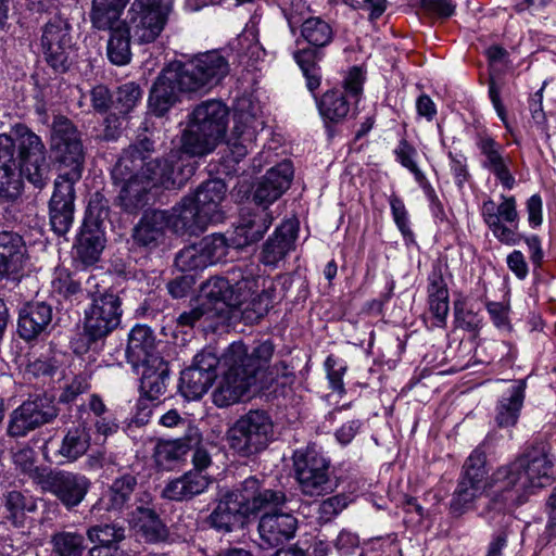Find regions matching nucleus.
Segmentation results:
<instances>
[{
	"mask_svg": "<svg viewBox=\"0 0 556 556\" xmlns=\"http://www.w3.org/2000/svg\"><path fill=\"white\" fill-rule=\"evenodd\" d=\"M553 463L540 450H531L513 462L497 467L488 478L486 455L481 446L466 459L457 486L450 502L451 513L460 516L489 492V503L481 516L489 523L507 525L513 508L527 503L538 490L552 481Z\"/></svg>",
	"mask_w": 556,
	"mask_h": 556,
	"instance_id": "f257e3e1",
	"label": "nucleus"
},
{
	"mask_svg": "<svg viewBox=\"0 0 556 556\" xmlns=\"http://www.w3.org/2000/svg\"><path fill=\"white\" fill-rule=\"evenodd\" d=\"M2 199L16 200L23 189V176L36 188L48 181L49 165L46 147L24 124H15L2 134Z\"/></svg>",
	"mask_w": 556,
	"mask_h": 556,
	"instance_id": "f03ea898",
	"label": "nucleus"
},
{
	"mask_svg": "<svg viewBox=\"0 0 556 556\" xmlns=\"http://www.w3.org/2000/svg\"><path fill=\"white\" fill-rule=\"evenodd\" d=\"M274 350L269 340L251 353L242 342L231 343L222 356L223 372L212 394L213 403L223 408L240 402L255 383L257 372L271 359Z\"/></svg>",
	"mask_w": 556,
	"mask_h": 556,
	"instance_id": "7ed1b4c3",
	"label": "nucleus"
},
{
	"mask_svg": "<svg viewBox=\"0 0 556 556\" xmlns=\"http://www.w3.org/2000/svg\"><path fill=\"white\" fill-rule=\"evenodd\" d=\"M239 271H228L227 277H212L201 287L200 304L188 312H182L177 321L180 326L193 327L204 320L211 326L231 318V307L238 306L256 287V280L244 276L237 280Z\"/></svg>",
	"mask_w": 556,
	"mask_h": 556,
	"instance_id": "20e7f679",
	"label": "nucleus"
},
{
	"mask_svg": "<svg viewBox=\"0 0 556 556\" xmlns=\"http://www.w3.org/2000/svg\"><path fill=\"white\" fill-rule=\"evenodd\" d=\"M227 124L228 109L224 103L218 100L200 103L189 114L181 135V149L194 156L211 153L225 137Z\"/></svg>",
	"mask_w": 556,
	"mask_h": 556,
	"instance_id": "39448f33",
	"label": "nucleus"
},
{
	"mask_svg": "<svg viewBox=\"0 0 556 556\" xmlns=\"http://www.w3.org/2000/svg\"><path fill=\"white\" fill-rule=\"evenodd\" d=\"M147 147L149 143L146 142L142 148L125 149L112 170L115 184H123L118 194L121 206L129 213L137 212L148 202V190L151 187L139 175V169H143L142 155Z\"/></svg>",
	"mask_w": 556,
	"mask_h": 556,
	"instance_id": "423d86ee",
	"label": "nucleus"
},
{
	"mask_svg": "<svg viewBox=\"0 0 556 556\" xmlns=\"http://www.w3.org/2000/svg\"><path fill=\"white\" fill-rule=\"evenodd\" d=\"M226 437L231 450L248 457L264 451L274 440V422L265 410L251 409L236 420Z\"/></svg>",
	"mask_w": 556,
	"mask_h": 556,
	"instance_id": "0eeeda50",
	"label": "nucleus"
},
{
	"mask_svg": "<svg viewBox=\"0 0 556 556\" xmlns=\"http://www.w3.org/2000/svg\"><path fill=\"white\" fill-rule=\"evenodd\" d=\"M149 143L148 149L144 150V164L143 169H139V175L147 181V185L152 187H164L166 189L179 188L189 176L193 173V166L186 162L184 150H172L167 156L163 159H151L153 152V142L149 139L140 140L138 143L131 144L128 148H142L143 143Z\"/></svg>",
	"mask_w": 556,
	"mask_h": 556,
	"instance_id": "6e6552de",
	"label": "nucleus"
},
{
	"mask_svg": "<svg viewBox=\"0 0 556 556\" xmlns=\"http://www.w3.org/2000/svg\"><path fill=\"white\" fill-rule=\"evenodd\" d=\"M292 459L295 479L304 495L323 496L334 490L331 462L315 445L296 450Z\"/></svg>",
	"mask_w": 556,
	"mask_h": 556,
	"instance_id": "1a4fd4ad",
	"label": "nucleus"
},
{
	"mask_svg": "<svg viewBox=\"0 0 556 556\" xmlns=\"http://www.w3.org/2000/svg\"><path fill=\"white\" fill-rule=\"evenodd\" d=\"M51 149L60 163L59 177L79 180L83 175L85 154L80 134L68 118L60 116L53 121Z\"/></svg>",
	"mask_w": 556,
	"mask_h": 556,
	"instance_id": "9d476101",
	"label": "nucleus"
},
{
	"mask_svg": "<svg viewBox=\"0 0 556 556\" xmlns=\"http://www.w3.org/2000/svg\"><path fill=\"white\" fill-rule=\"evenodd\" d=\"M173 0H135L128 11L126 29L138 43L153 42L163 31Z\"/></svg>",
	"mask_w": 556,
	"mask_h": 556,
	"instance_id": "9b49d317",
	"label": "nucleus"
},
{
	"mask_svg": "<svg viewBox=\"0 0 556 556\" xmlns=\"http://www.w3.org/2000/svg\"><path fill=\"white\" fill-rule=\"evenodd\" d=\"M42 54L55 72L65 73L74 62L76 48L67 18L54 16L42 28Z\"/></svg>",
	"mask_w": 556,
	"mask_h": 556,
	"instance_id": "f8f14e48",
	"label": "nucleus"
},
{
	"mask_svg": "<svg viewBox=\"0 0 556 556\" xmlns=\"http://www.w3.org/2000/svg\"><path fill=\"white\" fill-rule=\"evenodd\" d=\"M123 309L119 296L104 292L92 298L84 312V336L88 342L106 338L121 324Z\"/></svg>",
	"mask_w": 556,
	"mask_h": 556,
	"instance_id": "ddd939ff",
	"label": "nucleus"
},
{
	"mask_svg": "<svg viewBox=\"0 0 556 556\" xmlns=\"http://www.w3.org/2000/svg\"><path fill=\"white\" fill-rule=\"evenodd\" d=\"M35 481L67 509L78 506L91 486V481L85 475L66 470H37Z\"/></svg>",
	"mask_w": 556,
	"mask_h": 556,
	"instance_id": "4468645a",
	"label": "nucleus"
},
{
	"mask_svg": "<svg viewBox=\"0 0 556 556\" xmlns=\"http://www.w3.org/2000/svg\"><path fill=\"white\" fill-rule=\"evenodd\" d=\"M500 203L488 198L481 205V216L493 236L505 244H516L519 214L517 202L513 195H500Z\"/></svg>",
	"mask_w": 556,
	"mask_h": 556,
	"instance_id": "2eb2a0df",
	"label": "nucleus"
},
{
	"mask_svg": "<svg viewBox=\"0 0 556 556\" xmlns=\"http://www.w3.org/2000/svg\"><path fill=\"white\" fill-rule=\"evenodd\" d=\"M181 72L182 85L189 91L216 85L228 73L226 59L217 52H207L194 59L177 64Z\"/></svg>",
	"mask_w": 556,
	"mask_h": 556,
	"instance_id": "dca6fc26",
	"label": "nucleus"
},
{
	"mask_svg": "<svg viewBox=\"0 0 556 556\" xmlns=\"http://www.w3.org/2000/svg\"><path fill=\"white\" fill-rule=\"evenodd\" d=\"M211 456L204 448H197L192 455L193 470L173 479L162 491L163 497L170 501H188L203 493L212 482L204 470L211 465Z\"/></svg>",
	"mask_w": 556,
	"mask_h": 556,
	"instance_id": "f3484780",
	"label": "nucleus"
},
{
	"mask_svg": "<svg viewBox=\"0 0 556 556\" xmlns=\"http://www.w3.org/2000/svg\"><path fill=\"white\" fill-rule=\"evenodd\" d=\"M56 416L58 408L52 399L36 396L13 410L8 426V434L24 437L29 431L51 422Z\"/></svg>",
	"mask_w": 556,
	"mask_h": 556,
	"instance_id": "a211bd4d",
	"label": "nucleus"
},
{
	"mask_svg": "<svg viewBox=\"0 0 556 556\" xmlns=\"http://www.w3.org/2000/svg\"><path fill=\"white\" fill-rule=\"evenodd\" d=\"M78 180L70 177H59L54 181V192L49 203V217L51 229L58 236H64L74 222V185Z\"/></svg>",
	"mask_w": 556,
	"mask_h": 556,
	"instance_id": "6ab92c4d",
	"label": "nucleus"
},
{
	"mask_svg": "<svg viewBox=\"0 0 556 556\" xmlns=\"http://www.w3.org/2000/svg\"><path fill=\"white\" fill-rule=\"evenodd\" d=\"M475 142L482 156L481 166L501 182V185L511 190L516 184V179L510 172V157L504 155V148L486 131H478Z\"/></svg>",
	"mask_w": 556,
	"mask_h": 556,
	"instance_id": "aec40b11",
	"label": "nucleus"
},
{
	"mask_svg": "<svg viewBox=\"0 0 556 556\" xmlns=\"http://www.w3.org/2000/svg\"><path fill=\"white\" fill-rule=\"evenodd\" d=\"M231 492L236 494L247 516L280 506L286 502L283 492L264 488L255 477L247 478Z\"/></svg>",
	"mask_w": 556,
	"mask_h": 556,
	"instance_id": "412c9836",
	"label": "nucleus"
},
{
	"mask_svg": "<svg viewBox=\"0 0 556 556\" xmlns=\"http://www.w3.org/2000/svg\"><path fill=\"white\" fill-rule=\"evenodd\" d=\"M231 492L236 494L247 516L280 506L286 502L283 492L264 488L255 477L247 478Z\"/></svg>",
	"mask_w": 556,
	"mask_h": 556,
	"instance_id": "4be33fe9",
	"label": "nucleus"
},
{
	"mask_svg": "<svg viewBox=\"0 0 556 556\" xmlns=\"http://www.w3.org/2000/svg\"><path fill=\"white\" fill-rule=\"evenodd\" d=\"M292 5L299 9L300 12L298 14L293 9L285 12L291 30L294 31V27L301 22V37L309 46L318 49L329 46L334 38L332 25L320 16H308L301 21L299 15H302L303 11L308 8L302 0H296Z\"/></svg>",
	"mask_w": 556,
	"mask_h": 556,
	"instance_id": "5701e85b",
	"label": "nucleus"
},
{
	"mask_svg": "<svg viewBox=\"0 0 556 556\" xmlns=\"http://www.w3.org/2000/svg\"><path fill=\"white\" fill-rule=\"evenodd\" d=\"M181 77L177 65L164 70L157 77L149 97V104L155 115H164L176 102L179 92H190L184 87Z\"/></svg>",
	"mask_w": 556,
	"mask_h": 556,
	"instance_id": "b1692460",
	"label": "nucleus"
},
{
	"mask_svg": "<svg viewBox=\"0 0 556 556\" xmlns=\"http://www.w3.org/2000/svg\"><path fill=\"white\" fill-rule=\"evenodd\" d=\"M168 229L177 235L197 236L208 226V217L200 212L192 197H185L177 205L166 211Z\"/></svg>",
	"mask_w": 556,
	"mask_h": 556,
	"instance_id": "393cba45",
	"label": "nucleus"
},
{
	"mask_svg": "<svg viewBox=\"0 0 556 556\" xmlns=\"http://www.w3.org/2000/svg\"><path fill=\"white\" fill-rule=\"evenodd\" d=\"M293 178V166L283 161L268 169L260 180L254 192V201L263 208L278 200L289 189Z\"/></svg>",
	"mask_w": 556,
	"mask_h": 556,
	"instance_id": "a878e982",
	"label": "nucleus"
},
{
	"mask_svg": "<svg viewBox=\"0 0 556 556\" xmlns=\"http://www.w3.org/2000/svg\"><path fill=\"white\" fill-rule=\"evenodd\" d=\"M298 232L299 222L296 219L282 222L264 243L261 262L268 266H276L294 249Z\"/></svg>",
	"mask_w": 556,
	"mask_h": 556,
	"instance_id": "bb28decb",
	"label": "nucleus"
},
{
	"mask_svg": "<svg viewBox=\"0 0 556 556\" xmlns=\"http://www.w3.org/2000/svg\"><path fill=\"white\" fill-rule=\"evenodd\" d=\"M28 261L23 237L13 231L2 230V277L20 281Z\"/></svg>",
	"mask_w": 556,
	"mask_h": 556,
	"instance_id": "cd10ccee",
	"label": "nucleus"
},
{
	"mask_svg": "<svg viewBox=\"0 0 556 556\" xmlns=\"http://www.w3.org/2000/svg\"><path fill=\"white\" fill-rule=\"evenodd\" d=\"M428 304L429 311L435 319L438 327L446 324L450 311V294L445 282L441 264H433L432 270L428 276Z\"/></svg>",
	"mask_w": 556,
	"mask_h": 556,
	"instance_id": "c85d7f7f",
	"label": "nucleus"
},
{
	"mask_svg": "<svg viewBox=\"0 0 556 556\" xmlns=\"http://www.w3.org/2000/svg\"><path fill=\"white\" fill-rule=\"evenodd\" d=\"M295 517L287 513L265 514L258 522L262 540L269 546H277L290 540L296 530Z\"/></svg>",
	"mask_w": 556,
	"mask_h": 556,
	"instance_id": "c756f323",
	"label": "nucleus"
},
{
	"mask_svg": "<svg viewBox=\"0 0 556 556\" xmlns=\"http://www.w3.org/2000/svg\"><path fill=\"white\" fill-rule=\"evenodd\" d=\"M230 271H239V276H237V280L241 281L245 277L251 276L256 280L255 290L249 294L244 301H242L238 306L231 307V312L237 308H241L242 318L247 323H256L268 312L270 306V296L263 289L260 291V276H255L252 267H245L244 269L241 267H235Z\"/></svg>",
	"mask_w": 556,
	"mask_h": 556,
	"instance_id": "7c9ffc66",
	"label": "nucleus"
},
{
	"mask_svg": "<svg viewBox=\"0 0 556 556\" xmlns=\"http://www.w3.org/2000/svg\"><path fill=\"white\" fill-rule=\"evenodd\" d=\"M77 413L78 421L86 426L89 421H92L96 431L104 437L116 432L118 429V425L99 394H91L85 403L78 406Z\"/></svg>",
	"mask_w": 556,
	"mask_h": 556,
	"instance_id": "2f4dec72",
	"label": "nucleus"
},
{
	"mask_svg": "<svg viewBox=\"0 0 556 556\" xmlns=\"http://www.w3.org/2000/svg\"><path fill=\"white\" fill-rule=\"evenodd\" d=\"M52 320V308L43 302L27 303L20 312L17 331L30 341L42 333Z\"/></svg>",
	"mask_w": 556,
	"mask_h": 556,
	"instance_id": "473e14b6",
	"label": "nucleus"
},
{
	"mask_svg": "<svg viewBox=\"0 0 556 556\" xmlns=\"http://www.w3.org/2000/svg\"><path fill=\"white\" fill-rule=\"evenodd\" d=\"M226 185L220 179H211L199 186L192 197L200 212L208 217V223H217L223 219L220 204L226 197Z\"/></svg>",
	"mask_w": 556,
	"mask_h": 556,
	"instance_id": "72a5a7b5",
	"label": "nucleus"
},
{
	"mask_svg": "<svg viewBox=\"0 0 556 556\" xmlns=\"http://www.w3.org/2000/svg\"><path fill=\"white\" fill-rule=\"evenodd\" d=\"M245 517L247 514L236 494L229 491L217 502L210 514L208 523L217 531L231 532L236 527L243 523Z\"/></svg>",
	"mask_w": 556,
	"mask_h": 556,
	"instance_id": "f704fd0d",
	"label": "nucleus"
},
{
	"mask_svg": "<svg viewBox=\"0 0 556 556\" xmlns=\"http://www.w3.org/2000/svg\"><path fill=\"white\" fill-rule=\"evenodd\" d=\"M166 219V211L146 212L134 228V241L148 249L156 248L164 240L165 229L168 228Z\"/></svg>",
	"mask_w": 556,
	"mask_h": 556,
	"instance_id": "c9c22d12",
	"label": "nucleus"
},
{
	"mask_svg": "<svg viewBox=\"0 0 556 556\" xmlns=\"http://www.w3.org/2000/svg\"><path fill=\"white\" fill-rule=\"evenodd\" d=\"M143 367L140 390L149 400H156L165 393L169 380L168 364L161 356H153Z\"/></svg>",
	"mask_w": 556,
	"mask_h": 556,
	"instance_id": "e433bc0d",
	"label": "nucleus"
},
{
	"mask_svg": "<svg viewBox=\"0 0 556 556\" xmlns=\"http://www.w3.org/2000/svg\"><path fill=\"white\" fill-rule=\"evenodd\" d=\"M525 380L515 381L497 402L494 420L500 428L515 427L525 401Z\"/></svg>",
	"mask_w": 556,
	"mask_h": 556,
	"instance_id": "4c0bfd02",
	"label": "nucleus"
},
{
	"mask_svg": "<svg viewBox=\"0 0 556 556\" xmlns=\"http://www.w3.org/2000/svg\"><path fill=\"white\" fill-rule=\"evenodd\" d=\"M262 122L252 116L239 114L228 141L230 153L236 162L243 159L254 147L256 131Z\"/></svg>",
	"mask_w": 556,
	"mask_h": 556,
	"instance_id": "58836bf2",
	"label": "nucleus"
},
{
	"mask_svg": "<svg viewBox=\"0 0 556 556\" xmlns=\"http://www.w3.org/2000/svg\"><path fill=\"white\" fill-rule=\"evenodd\" d=\"M104 243V233L98 225L85 223L74 247L76 258L84 265H93L99 261Z\"/></svg>",
	"mask_w": 556,
	"mask_h": 556,
	"instance_id": "ea45409f",
	"label": "nucleus"
},
{
	"mask_svg": "<svg viewBox=\"0 0 556 556\" xmlns=\"http://www.w3.org/2000/svg\"><path fill=\"white\" fill-rule=\"evenodd\" d=\"M273 215L266 208L243 215L236 228V248L249 245L261 240L273 223Z\"/></svg>",
	"mask_w": 556,
	"mask_h": 556,
	"instance_id": "a19ab883",
	"label": "nucleus"
},
{
	"mask_svg": "<svg viewBox=\"0 0 556 556\" xmlns=\"http://www.w3.org/2000/svg\"><path fill=\"white\" fill-rule=\"evenodd\" d=\"M126 356L128 362L134 365L149 362L153 356H159L154 353V337L149 327L137 325L130 330Z\"/></svg>",
	"mask_w": 556,
	"mask_h": 556,
	"instance_id": "79ce46f5",
	"label": "nucleus"
},
{
	"mask_svg": "<svg viewBox=\"0 0 556 556\" xmlns=\"http://www.w3.org/2000/svg\"><path fill=\"white\" fill-rule=\"evenodd\" d=\"M136 486L137 479L131 475L117 478L101 498V504L106 510L123 511L128 509L135 498Z\"/></svg>",
	"mask_w": 556,
	"mask_h": 556,
	"instance_id": "37998d69",
	"label": "nucleus"
},
{
	"mask_svg": "<svg viewBox=\"0 0 556 556\" xmlns=\"http://www.w3.org/2000/svg\"><path fill=\"white\" fill-rule=\"evenodd\" d=\"M131 522L147 542L156 543L167 539V528L151 508L137 506L131 513Z\"/></svg>",
	"mask_w": 556,
	"mask_h": 556,
	"instance_id": "c03bdc74",
	"label": "nucleus"
},
{
	"mask_svg": "<svg viewBox=\"0 0 556 556\" xmlns=\"http://www.w3.org/2000/svg\"><path fill=\"white\" fill-rule=\"evenodd\" d=\"M351 99L341 89L326 91L317 101L320 116L326 123L343 122L351 111Z\"/></svg>",
	"mask_w": 556,
	"mask_h": 556,
	"instance_id": "a18cd8bd",
	"label": "nucleus"
},
{
	"mask_svg": "<svg viewBox=\"0 0 556 556\" xmlns=\"http://www.w3.org/2000/svg\"><path fill=\"white\" fill-rule=\"evenodd\" d=\"M90 440L88 427L78 421L76 426L66 431L58 452L68 462H75L87 453Z\"/></svg>",
	"mask_w": 556,
	"mask_h": 556,
	"instance_id": "49530a36",
	"label": "nucleus"
},
{
	"mask_svg": "<svg viewBox=\"0 0 556 556\" xmlns=\"http://www.w3.org/2000/svg\"><path fill=\"white\" fill-rule=\"evenodd\" d=\"M190 439H177L160 441L154 447L153 457L162 469H172L175 463L180 460L191 447Z\"/></svg>",
	"mask_w": 556,
	"mask_h": 556,
	"instance_id": "de8ad7c7",
	"label": "nucleus"
},
{
	"mask_svg": "<svg viewBox=\"0 0 556 556\" xmlns=\"http://www.w3.org/2000/svg\"><path fill=\"white\" fill-rule=\"evenodd\" d=\"M130 37L131 35L126 29V23L116 26V28L111 31L106 53L109 60L114 65L123 66L130 62Z\"/></svg>",
	"mask_w": 556,
	"mask_h": 556,
	"instance_id": "09e8293b",
	"label": "nucleus"
},
{
	"mask_svg": "<svg viewBox=\"0 0 556 556\" xmlns=\"http://www.w3.org/2000/svg\"><path fill=\"white\" fill-rule=\"evenodd\" d=\"M213 381V376L189 366L180 374L179 389L186 399L199 400L207 392Z\"/></svg>",
	"mask_w": 556,
	"mask_h": 556,
	"instance_id": "8fccbe9b",
	"label": "nucleus"
},
{
	"mask_svg": "<svg viewBox=\"0 0 556 556\" xmlns=\"http://www.w3.org/2000/svg\"><path fill=\"white\" fill-rule=\"evenodd\" d=\"M320 59V49L312 46L294 52V60L306 78V86L309 91L316 90L320 85L321 75L320 68L317 65Z\"/></svg>",
	"mask_w": 556,
	"mask_h": 556,
	"instance_id": "3c124183",
	"label": "nucleus"
},
{
	"mask_svg": "<svg viewBox=\"0 0 556 556\" xmlns=\"http://www.w3.org/2000/svg\"><path fill=\"white\" fill-rule=\"evenodd\" d=\"M124 9L116 7L113 3L103 0H92V9L90 12V20L99 30H111L121 25L119 17Z\"/></svg>",
	"mask_w": 556,
	"mask_h": 556,
	"instance_id": "603ef678",
	"label": "nucleus"
},
{
	"mask_svg": "<svg viewBox=\"0 0 556 556\" xmlns=\"http://www.w3.org/2000/svg\"><path fill=\"white\" fill-rule=\"evenodd\" d=\"M199 243L208 266L223 261L228 254L229 248H236V239H228L223 233L205 236Z\"/></svg>",
	"mask_w": 556,
	"mask_h": 556,
	"instance_id": "864d4df0",
	"label": "nucleus"
},
{
	"mask_svg": "<svg viewBox=\"0 0 556 556\" xmlns=\"http://www.w3.org/2000/svg\"><path fill=\"white\" fill-rule=\"evenodd\" d=\"M51 545L56 556H83L86 548L83 534L67 531L54 533Z\"/></svg>",
	"mask_w": 556,
	"mask_h": 556,
	"instance_id": "5fc2aeb1",
	"label": "nucleus"
},
{
	"mask_svg": "<svg viewBox=\"0 0 556 556\" xmlns=\"http://www.w3.org/2000/svg\"><path fill=\"white\" fill-rule=\"evenodd\" d=\"M175 265L181 271L199 270L208 267L199 242L180 250L176 255Z\"/></svg>",
	"mask_w": 556,
	"mask_h": 556,
	"instance_id": "6e6d98bb",
	"label": "nucleus"
},
{
	"mask_svg": "<svg viewBox=\"0 0 556 556\" xmlns=\"http://www.w3.org/2000/svg\"><path fill=\"white\" fill-rule=\"evenodd\" d=\"M142 99V91L139 85L126 83L119 86L115 93L114 106L121 114H128Z\"/></svg>",
	"mask_w": 556,
	"mask_h": 556,
	"instance_id": "4d7b16f0",
	"label": "nucleus"
},
{
	"mask_svg": "<svg viewBox=\"0 0 556 556\" xmlns=\"http://www.w3.org/2000/svg\"><path fill=\"white\" fill-rule=\"evenodd\" d=\"M90 388V375L87 372L77 374L64 382V386L61 388V393L59 395V402L70 404L74 402L80 394L89 391Z\"/></svg>",
	"mask_w": 556,
	"mask_h": 556,
	"instance_id": "13d9d810",
	"label": "nucleus"
},
{
	"mask_svg": "<svg viewBox=\"0 0 556 556\" xmlns=\"http://www.w3.org/2000/svg\"><path fill=\"white\" fill-rule=\"evenodd\" d=\"M88 539L106 547H113L124 539V529L114 525L93 526L87 531Z\"/></svg>",
	"mask_w": 556,
	"mask_h": 556,
	"instance_id": "bf43d9fd",
	"label": "nucleus"
},
{
	"mask_svg": "<svg viewBox=\"0 0 556 556\" xmlns=\"http://www.w3.org/2000/svg\"><path fill=\"white\" fill-rule=\"evenodd\" d=\"M349 497L344 494H337L320 502L317 515L320 522L332 521L349 506Z\"/></svg>",
	"mask_w": 556,
	"mask_h": 556,
	"instance_id": "052dcab7",
	"label": "nucleus"
},
{
	"mask_svg": "<svg viewBox=\"0 0 556 556\" xmlns=\"http://www.w3.org/2000/svg\"><path fill=\"white\" fill-rule=\"evenodd\" d=\"M5 508L9 511L7 518L17 526L22 522L25 510H33L35 505L21 492L13 491L7 495Z\"/></svg>",
	"mask_w": 556,
	"mask_h": 556,
	"instance_id": "680f3d73",
	"label": "nucleus"
},
{
	"mask_svg": "<svg viewBox=\"0 0 556 556\" xmlns=\"http://www.w3.org/2000/svg\"><path fill=\"white\" fill-rule=\"evenodd\" d=\"M394 152L397 161L410 170L415 175L416 179L419 180L424 177L415 162L417 151L413 146H410L406 140H401Z\"/></svg>",
	"mask_w": 556,
	"mask_h": 556,
	"instance_id": "e2e57ef3",
	"label": "nucleus"
},
{
	"mask_svg": "<svg viewBox=\"0 0 556 556\" xmlns=\"http://www.w3.org/2000/svg\"><path fill=\"white\" fill-rule=\"evenodd\" d=\"M363 84L364 74L359 67L354 66L346 74L343 80V89L341 90L344 91L349 99L358 102L363 92Z\"/></svg>",
	"mask_w": 556,
	"mask_h": 556,
	"instance_id": "0e129e2a",
	"label": "nucleus"
},
{
	"mask_svg": "<svg viewBox=\"0 0 556 556\" xmlns=\"http://www.w3.org/2000/svg\"><path fill=\"white\" fill-rule=\"evenodd\" d=\"M12 460L16 468L24 473L30 475L34 479L36 471L40 470L35 467V451L27 445L21 446L12 452Z\"/></svg>",
	"mask_w": 556,
	"mask_h": 556,
	"instance_id": "69168bd1",
	"label": "nucleus"
},
{
	"mask_svg": "<svg viewBox=\"0 0 556 556\" xmlns=\"http://www.w3.org/2000/svg\"><path fill=\"white\" fill-rule=\"evenodd\" d=\"M392 216L395 225L404 237L412 236L409 228L408 213L404 202L396 195H391L389 199Z\"/></svg>",
	"mask_w": 556,
	"mask_h": 556,
	"instance_id": "338daca9",
	"label": "nucleus"
},
{
	"mask_svg": "<svg viewBox=\"0 0 556 556\" xmlns=\"http://www.w3.org/2000/svg\"><path fill=\"white\" fill-rule=\"evenodd\" d=\"M454 315L456 327L469 332H476L481 327V318L478 314L469 309H464L458 303L454 305Z\"/></svg>",
	"mask_w": 556,
	"mask_h": 556,
	"instance_id": "774afa93",
	"label": "nucleus"
}]
</instances>
